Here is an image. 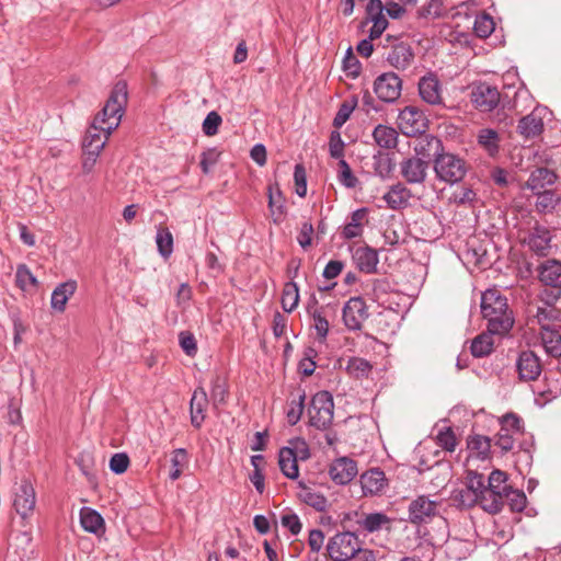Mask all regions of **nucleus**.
Returning a JSON list of instances; mask_svg holds the SVG:
<instances>
[{"label":"nucleus","mask_w":561,"mask_h":561,"mask_svg":"<svg viewBox=\"0 0 561 561\" xmlns=\"http://www.w3.org/2000/svg\"><path fill=\"white\" fill-rule=\"evenodd\" d=\"M373 160V167L376 174L382 179L389 178L393 169L392 159L389 157V154L378 152L374 154Z\"/></svg>","instance_id":"50"},{"label":"nucleus","mask_w":561,"mask_h":561,"mask_svg":"<svg viewBox=\"0 0 561 561\" xmlns=\"http://www.w3.org/2000/svg\"><path fill=\"white\" fill-rule=\"evenodd\" d=\"M534 194L537 195L536 209L541 214L551 213L561 201V196L553 190L538 191Z\"/></svg>","instance_id":"41"},{"label":"nucleus","mask_w":561,"mask_h":561,"mask_svg":"<svg viewBox=\"0 0 561 561\" xmlns=\"http://www.w3.org/2000/svg\"><path fill=\"white\" fill-rule=\"evenodd\" d=\"M156 243L159 254L164 259L170 257L173 252V236L168 228H158Z\"/></svg>","instance_id":"45"},{"label":"nucleus","mask_w":561,"mask_h":561,"mask_svg":"<svg viewBox=\"0 0 561 561\" xmlns=\"http://www.w3.org/2000/svg\"><path fill=\"white\" fill-rule=\"evenodd\" d=\"M499 134L494 129L484 128L478 134V144L483 147L490 156H494L499 152Z\"/></svg>","instance_id":"44"},{"label":"nucleus","mask_w":561,"mask_h":561,"mask_svg":"<svg viewBox=\"0 0 561 561\" xmlns=\"http://www.w3.org/2000/svg\"><path fill=\"white\" fill-rule=\"evenodd\" d=\"M516 369L520 380L531 381L540 376L542 366L540 358L533 351H523L517 357Z\"/></svg>","instance_id":"16"},{"label":"nucleus","mask_w":561,"mask_h":561,"mask_svg":"<svg viewBox=\"0 0 561 561\" xmlns=\"http://www.w3.org/2000/svg\"><path fill=\"white\" fill-rule=\"evenodd\" d=\"M517 129L525 138H534L543 130V122L541 117L530 113L519 119Z\"/></svg>","instance_id":"38"},{"label":"nucleus","mask_w":561,"mask_h":561,"mask_svg":"<svg viewBox=\"0 0 561 561\" xmlns=\"http://www.w3.org/2000/svg\"><path fill=\"white\" fill-rule=\"evenodd\" d=\"M367 215L366 208H359L352 213L350 221L344 226L342 234L345 239L359 237L363 232V221Z\"/></svg>","instance_id":"40"},{"label":"nucleus","mask_w":561,"mask_h":561,"mask_svg":"<svg viewBox=\"0 0 561 561\" xmlns=\"http://www.w3.org/2000/svg\"><path fill=\"white\" fill-rule=\"evenodd\" d=\"M78 283L75 279H68L58 284L51 293L50 308L57 312H64L68 300L75 295Z\"/></svg>","instance_id":"21"},{"label":"nucleus","mask_w":561,"mask_h":561,"mask_svg":"<svg viewBox=\"0 0 561 561\" xmlns=\"http://www.w3.org/2000/svg\"><path fill=\"white\" fill-rule=\"evenodd\" d=\"M268 208L274 217V222H278L285 213V197L277 183L268 185Z\"/></svg>","instance_id":"37"},{"label":"nucleus","mask_w":561,"mask_h":561,"mask_svg":"<svg viewBox=\"0 0 561 561\" xmlns=\"http://www.w3.org/2000/svg\"><path fill=\"white\" fill-rule=\"evenodd\" d=\"M437 444L446 449L453 451L456 446V436L450 426H444L438 430L436 435Z\"/></svg>","instance_id":"57"},{"label":"nucleus","mask_w":561,"mask_h":561,"mask_svg":"<svg viewBox=\"0 0 561 561\" xmlns=\"http://www.w3.org/2000/svg\"><path fill=\"white\" fill-rule=\"evenodd\" d=\"M299 302V289L295 282H288L285 284L282 294V307L284 311L291 312Z\"/></svg>","instance_id":"47"},{"label":"nucleus","mask_w":561,"mask_h":561,"mask_svg":"<svg viewBox=\"0 0 561 561\" xmlns=\"http://www.w3.org/2000/svg\"><path fill=\"white\" fill-rule=\"evenodd\" d=\"M478 11L476 0L458 2V19L463 16V20L467 22L465 27H470L471 19L473 18L472 30L476 35L480 38H486L493 33L495 23L491 15L485 13L478 14Z\"/></svg>","instance_id":"3"},{"label":"nucleus","mask_w":561,"mask_h":561,"mask_svg":"<svg viewBox=\"0 0 561 561\" xmlns=\"http://www.w3.org/2000/svg\"><path fill=\"white\" fill-rule=\"evenodd\" d=\"M129 466V458L124 453L114 454L110 459V469L116 474L124 473Z\"/></svg>","instance_id":"62"},{"label":"nucleus","mask_w":561,"mask_h":561,"mask_svg":"<svg viewBox=\"0 0 561 561\" xmlns=\"http://www.w3.org/2000/svg\"><path fill=\"white\" fill-rule=\"evenodd\" d=\"M507 476L501 470L491 472L486 486V497L491 499L490 503H485L483 508L491 513L497 514L503 508V494L511 488L506 484Z\"/></svg>","instance_id":"7"},{"label":"nucleus","mask_w":561,"mask_h":561,"mask_svg":"<svg viewBox=\"0 0 561 561\" xmlns=\"http://www.w3.org/2000/svg\"><path fill=\"white\" fill-rule=\"evenodd\" d=\"M110 135L111 134H107V131H104L103 129H101L92 123V125L88 128L83 139V150H90L93 151L94 153H101L104 146L106 145Z\"/></svg>","instance_id":"30"},{"label":"nucleus","mask_w":561,"mask_h":561,"mask_svg":"<svg viewBox=\"0 0 561 561\" xmlns=\"http://www.w3.org/2000/svg\"><path fill=\"white\" fill-rule=\"evenodd\" d=\"M539 279L542 284L552 288L561 287V263L556 260H549L541 264Z\"/></svg>","instance_id":"33"},{"label":"nucleus","mask_w":561,"mask_h":561,"mask_svg":"<svg viewBox=\"0 0 561 561\" xmlns=\"http://www.w3.org/2000/svg\"><path fill=\"white\" fill-rule=\"evenodd\" d=\"M493 334L481 333L476 336L470 344V352L474 357H484L493 350Z\"/></svg>","instance_id":"42"},{"label":"nucleus","mask_w":561,"mask_h":561,"mask_svg":"<svg viewBox=\"0 0 561 561\" xmlns=\"http://www.w3.org/2000/svg\"><path fill=\"white\" fill-rule=\"evenodd\" d=\"M541 341L546 352L552 357L561 356V335L551 325H543Z\"/></svg>","instance_id":"39"},{"label":"nucleus","mask_w":561,"mask_h":561,"mask_svg":"<svg viewBox=\"0 0 561 561\" xmlns=\"http://www.w3.org/2000/svg\"><path fill=\"white\" fill-rule=\"evenodd\" d=\"M556 180L557 175L553 171L547 168H537L530 173L526 182V187L533 192L543 191L546 186L552 185Z\"/></svg>","instance_id":"32"},{"label":"nucleus","mask_w":561,"mask_h":561,"mask_svg":"<svg viewBox=\"0 0 561 561\" xmlns=\"http://www.w3.org/2000/svg\"><path fill=\"white\" fill-rule=\"evenodd\" d=\"M206 405V392L203 389H196L190 403L191 423L195 428H199L205 420Z\"/></svg>","instance_id":"29"},{"label":"nucleus","mask_w":561,"mask_h":561,"mask_svg":"<svg viewBox=\"0 0 561 561\" xmlns=\"http://www.w3.org/2000/svg\"><path fill=\"white\" fill-rule=\"evenodd\" d=\"M80 523L82 528L88 533L99 535L104 531V519L102 515L93 508H81Z\"/></svg>","instance_id":"34"},{"label":"nucleus","mask_w":561,"mask_h":561,"mask_svg":"<svg viewBox=\"0 0 561 561\" xmlns=\"http://www.w3.org/2000/svg\"><path fill=\"white\" fill-rule=\"evenodd\" d=\"M506 500L512 512H523L526 507L527 499L523 491L510 488L503 494V501Z\"/></svg>","instance_id":"52"},{"label":"nucleus","mask_w":561,"mask_h":561,"mask_svg":"<svg viewBox=\"0 0 561 561\" xmlns=\"http://www.w3.org/2000/svg\"><path fill=\"white\" fill-rule=\"evenodd\" d=\"M364 23H373L369 30L370 39L379 38L387 30L389 22L386 18L385 5L381 0H368Z\"/></svg>","instance_id":"15"},{"label":"nucleus","mask_w":561,"mask_h":561,"mask_svg":"<svg viewBox=\"0 0 561 561\" xmlns=\"http://www.w3.org/2000/svg\"><path fill=\"white\" fill-rule=\"evenodd\" d=\"M411 198V191L400 182L391 185L383 195V201L387 203V206L393 210L405 208Z\"/></svg>","instance_id":"24"},{"label":"nucleus","mask_w":561,"mask_h":561,"mask_svg":"<svg viewBox=\"0 0 561 561\" xmlns=\"http://www.w3.org/2000/svg\"><path fill=\"white\" fill-rule=\"evenodd\" d=\"M298 489L297 495L301 502L313 507L317 512H324L327 510L328 500L322 493L307 486L302 482L298 483Z\"/></svg>","instance_id":"31"},{"label":"nucleus","mask_w":561,"mask_h":561,"mask_svg":"<svg viewBox=\"0 0 561 561\" xmlns=\"http://www.w3.org/2000/svg\"><path fill=\"white\" fill-rule=\"evenodd\" d=\"M434 171L439 183H444L440 193L444 197L446 186L453 187L456 183V156L449 152H440L434 159Z\"/></svg>","instance_id":"12"},{"label":"nucleus","mask_w":561,"mask_h":561,"mask_svg":"<svg viewBox=\"0 0 561 561\" xmlns=\"http://www.w3.org/2000/svg\"><path fill=\"white\" fill-rule=\"evenodd\" d=\"M15 279H16L18 286L22 290H28L30 288L37 286L36 277L32 274L30 268L24 264L18 266L16 273H15Z\"/></svg>","instance_id":"53"},{"label":"nucleus","mask_w":561,"mask_h":561,"mask_svg":"<svg viewBox=\"0 0 561 561\" xmlns=\"http://www.w3.org/2000/svg\"><path fill=\"white\" fill-rule=\"evenodd\" d=\"M295 192L299 197H305L307 194V175L302 164L295 165L294 171Z\"/></svg>","instance_id":"59"},{"label":"nucleus","mask_w":561,"mask_h":561,"mask_svg":"<svg viewBox=\"0 0 561 561\" xmlns=\"http://www.w3.org/2000/svg\"><path fill=\"white\" fill-rule=\"evenodd\" d=\"M414 54L409 44L399 43L394 45L387 56V61L398 70H405L412 64Z\"/></svg>","instance_id":"26"},{"label":"nucleus","mask_w":561,"mask_h":561,"mask_svg":"<svg viewBox=\"0 0 561 561\" xmlns=\"http://www.w3.org/2000/svg\"><path fill=\"white\" fill-rule=\"evenodd\" d=\"M413 150L414 157H420L427 160L432 154L437 157L443 150L442 141L435 136L421 134V136L414 141Z\"/></svg>","instance_id":"25"},{"label":"nucleus","mask_w":561,"mask_h":561,"mask_svg":"<svg viewBox=\"0 0 561 561\" xmlns=\"http://www.w3.org/2000/svg\"><path fill=\"white\" fill-rule=\"evenodd\" d=\"M222 119L220 115L211 111L207 114L203 122V131L206 136H214L218 133V128L221 124Z\"/></svg>","instance_id":"61"},{"label":"nucleus","mask_w":561,"mask_h":561,"mask_svg":"<svg viewBox=\"0 0 561 561\" xmlns=\"http://www.w3.org/2000/svg\"><path fill=\"white\" fill-rule=\"evenodd\" d=\"M353 259L356 266L365 273H375L379 262L378 253L369 247H359L355 250Z\"/></svg>","instance_id":"28"},{"label":"nucleus","mask_w":561,"mask_h":561,"mask_svg":"<svg viewBox=\"0 0 561 561\" xmlns=\"http://www.w3.org/2000/svg\"><path fill=\"white\" fill-rule=\"evenodd\" d=\"M551 239L552 237L549 229L537 225L534 227L525 242L537 255L546 256L548 254V250L550 249Z\"/></svg>","instance_id":"23"},{"label":"nucleus","mask_w":561,"mask_h":561,"mask_svg":"<svg viewBox=\"0 0 561 561\" xmlns=\"http://www.w3.org/2000/svg\"><path fill=\"white\" fill-rule=\"evenodd\" d=\"M391 523L392 518L382 512L363 514L360 518L357 519V525L359 528L369 534L379 531L381 529H389Z\"/></svg>","instance_id":"27"},{"label":"nucleus","mask_w":561,"mask_h":561,"mask_svg":"<svg viewBox=\"0 0 561 561\" xmlns=\"http://www.w3.org/2000/svg\"><path fill=\"white\" fill-rule=\"evenodd\" d=\"M398 131L390 126L379 124L373 131L375 142L383 149H393L398 145Z\"/></svg>","instance_id":"36"},{"label":"nucleus","mask_w":561,"mask_h":561,"mask_svg":"<svg viewBox=\"0 0 561 561\" xmlns=\"http://www.w3.org/2000/svg\"><path fill=\"white\" fill-rule=\"evenodd\" d=\"M546 387L538 391V394L542 397V399L548 402L551 401L559 396H561V378H557L550 380L548 377L545 378Z\"/></svg>","instance_id":"56"},{"label":"nucleus","mask_w":561,"mask_h":561,"mask_svg":"<svg viewBox=\"0 0 561 561\" xmlns=\"http://www.w3.org/2000/svg\"><path fill=\"white\" fill-rule=\"evenodd\" d=\"M446 9L442 0H431L426 5L419 10V18L434 20L442 18Z\"/></svg>","instance_id":"54"},{"label":"nucleus","mask_w":561,"mask_h":561,"mask_svg":"<svg viewBox=\"0 0 561 561\" xmlns=\"http://www.w3.org/2000/svg\"><path fill=\"white\" fill-rule=\"evenodd\" d=\"M428 160L409 157L400 162V174L409 184H423L427 176Z\"/></svg>","instance_id":"13"},{"label":"nucleus","mask_w":561,"mask_h":561,"mask_svg":"<svg viewBox=\"0 0 561 561\" xmlns=\"http://www.w3.org/2000/svg\"><path fill=\"white\" fill-rule=\"evenodd\" d=\"M500 425L504 431L512 432L513 434L524 435L525 425L524 421L516 413L510 412L499 419Z\"/></svg>","instance_id":"48"},{"label":"nucleus","mask_w":561,"mask_h":561,"mask_svg":"<svg viewBox=\"0 0 561 561\" xmlns=\"http://www.w3.org/2000/svg\"><path fill=\"white\" fill-rule=\"evenodd\" d=\"M419 94L430 105L443 104L442 84L434 73H428L420 79Z\"/></svg>","instance_id":"19"},{"label":"nucleus","mask_w":561,"mask_h":561,"mask_svg":"<svg viewBox=\"0 0 561 561\" xmlns=\"http://www.w3.org/2000/svg\"><path fill=\"white\" fill-rule=\"evenodd\" d=\"M402 91V80L394 72L378 76L374 82V92L385 103L396 102Z\"/></svg>","instance_id":"10"},{"label":"nucleus","mask_w":561,"mask_h":561,"mask_svg":"<svg viewBox=\"0 0 561 561\" xmlns=\"http://www.w3.org/2000/svg\"><path fill=\"white\" fill-rule=\"evenodd\" d=\"M280 523L293 535H298L301 531L302 525H301L300 518L295 513L284 514L280 518Z\"/></svg>","instance_id":"64"},{"label":"nucleus","mask_w":561,"mask_h":561,"mask_svg":"<svg viewBox=\"0 0 561 561\" xmlns=\"http://www.w3.org/2000/svg\"><path fill=\"white\" fill-rule=\"evenodd\" d=\"M367 318V306L360 297L351 298L343 307V321L351 331L360 330Z\"/></svg>","instance_id":"14"},{"label":"nucleus","mask_w":561,"mask_h":561,"mask_svg":"<svg viewBox=\"0 0 561 561\" xmlns=\"http://www.w3.org/2000/svg\"><path fill=\"white\" fill-rule=\"evenodd\" d=\"M35 503L36 496L32 484L26 481L21 483L15 492L13 502L16 513L22 518H26L34 511Z\"/></svg>","instance_id":"20"},{"label":"nucleus","mask_w":561,"mask_h":561,"mask_svg":"<svg viewBox=\"0 0 561 561\" xmlns=\"http://www.w3.org/2000/svg\"><path fill=\"white\" fill-rule=\"evenodd\" d=\"M428 119L424 112L416 106H405L398 116V126L407 136L425 133Z\"/></svg>","instance_id":"9"},{"label":"nucleus","mask_w":561,"mask_h":561,"mask_svg":"<svg viewBox=\"0 0 561 561\" xmlns=\"http://www.w3.org/2000/svg\"><path fill=\"white\" fill-rule=\"evenodd\" d=\"M337 165L339 182L346 188H355L358 185L359 181L352 172L350 164L344 159H341Z\"/></svg>","instance_id":"51"},{"label":"nucleus","mask_w":561,"mask_h":561,"mask_svg":"<svg viewBox=\"0 0 561 561\" xmlns=\"http://www.w3.org/2000/svg\"><path fill=\"white\" fill-rule=\"evenodd\" d=\"M491 448V440L484 435H472L467 438V457L463 467H468L472 461H484L488 459Z\"/></svg>","instance_id":"17"},{"label":"nucleus","mask_w":561,"mask_h":561,"mask_svg":"<svg viewBox=\"0 0 561 561\" xmlns=\"http://www.w3.org/2000/svg\"><path fill=\"white\" fill-rule=\"evenodd\" d=\"M362 545L353 531H342L332 536L327 543V552L333 561H347Z\"/></svg>","instance_id":"5"},{"label":"nucleus","mask_w":561,"mask_h":561,"mask_svg":"<svg viewBox=\"0 0 561 561\" xmlns=\"http://www.w3.org/2000/svg\"><path fill=\"white\" fill-rule=\"evenodd\" d=\"M188 465V454L184 448L173 450L171 456V470L169 477L172 481L178 480Z\"/></svg>","instance_id":"43"},{"label":"nucleus","mask_w":561,"mask_h":561,"mask_svg":"<svg viewBox=\"0 0 561 561\" xmlns=\"http://www.w3.org/2000/svg\"><path fill=\"white\" fill-rule=\"evenodd\" d=\"M467 477H466V488L467 490L458 492V504L463 506L473 505L479 499L488 501L486 497V486L484 484L483 476L478 473L476 470L471 469V465L465 467Z\"/></svg>","instance_id":"6"},{"label":"nucleus","mask_w":561,"mask_h":561,"mask_svg":"<svg viewBox=\"0 0 561 561\" xmlns=\"http://www.w3.org/2000/svg\"><path fill=\"white\" fill-rule=\"evenodd\" d=\"M329 474L336 484H347L356 477L357 465L347 457H341L331 463Z\"/></svg>","instance_id":"18"},{"label":"nucleus","mask_w":561,"mask_h":561,"mask_svg":"<svg viewBox=\"0 0 561 561\" xmlns=\"http://www.w3.org/2000/svg\"><path fill=\"white\" fill-rule=\"evenodd\" d=\"M278 465L282 473L288 479L295 480L299 477L298 461L289 447L279 450Z\"/></svg>","instance_id":"35"},{"label":"nucleus","mask_w":561,"mask_h":561,"mask_svg":"<svg viewBox=\"0 0 561 561\" xmlns=\"http://www.w3.org/2000/svg\"><path fill=\"white\" fill-rule=\"evenodd\" d=\"M360 484L365 495H376L386 489L387 478L382 470L374 468L360 476Z\"/></svg>","instance_id":"22"},{"label":"nucleus","mask_w":561,"mask_h":561,"mask_svg":"<svg viewBox=\"0 0 561 561\" xmlns=\"http://www.w3.org/2000/svg\"><path fill=\"white\" fill-rule=\"evenodd\" d=\"M480 308L483 319L488 322L489 333L503 335L513 328L515 322L513 311L507 298L500 289L494 287L483 291Z\"/></svg>","instance_id":"1"},{"label":"nucleus","mask_w":561,"mask_h":561,"mask_svg":"<svg viewBox=\"0 0 561 561\" xmlns=\"http://www.w3.org/2000/svg\"><path fill=\"white\" fill-rule=\"evenodd\" d=\"M333 397L328 391L317 392L308 408L309 423L318 430H327L333 421Z\"/></svg>","instance_id":"4"},{"label":"nucleus","mask_w":561,"mask_h":561,"mask_svg":"<svg viewBox=\"0 0 561 561\" xmlns=\"http://www.w3.org/2000/svg\"><path fill=\"white\" fill-rule=\"evenodd\" d=\"M470 100L474 107L482 113L492 112L500 104H502L503 108L505 107L497 88L485 82L472 88L470 92Z\"/></svg>","instance_id":"8"},{"label":"nucleus","mask_w":561,"mask_h":561,"mask_svg":"<svg viewBox=\"0 0 561 561\" xmlns=\"http://www.w3.org/2000/svg\"><path fill=\"white\" fill-rule=\"evenodd\" d=\"M305 391H299L297 397H294L290 400L288 409L286 411V417L290 425H295L300 421L305 409Z\"/></svg>","instance_id":"46"},{"label":"nucleus","mask_w":561,"mask_h":561,"mask_svg":"<svg viewBox=\"0 0 561 561\" xmlns=\"http://www.w3.org/2000/svg\"><path fill=\"white\" fill-rule=\"evenodd\" d=\"M179 343L183 352L191 357H194L197 353V343L193 333L188 331H181L179 333Z\"/></svg>","instance_id":"58"},{"label":"nucleus","mask_w":561,"mask_h":561,"mask_svg":"<svg viewBox=\"0 0 561 561\" xmlns=\"http://www.w3.org/2000/svg\"><path fill=\"white\" fill-rule=\"evenodd\" d=\"M356 106V102H344L341 104L334 119H333V125L336 127V128H340L342 127L346 122L347 119L350 118L351 114L353 113L354 108Z\"/></svg>","instance_id":"63"},{"label":"nucleus","mask_w":561,"mask_h":561,"mask_svg":"<svg viewBox=\"0 0 561 561\" xmlns=\"http://www.w3.org/2000/svg\"><path fill=\"white\" fill-rule=\"evenodd\" d=\"M438 503L426 495L412 500L408 508V520L413 525L427 524L437 514Z\"/></svg>","instance_id":"11"},{"label":"nucleus","mask_w":561,"mask_h":561,"mask_svg":"<svg viewBox=\"0 0 561 561\" xmlns=\"http://www.w3.org/2000/svg\"><path fill=\"white\" fill-rule=\"evenodd\" d=\"M126 103L127 85L118 82L114 85L102 111L95 116L93 124L112 134L119 126Z\"/></svg>","instance_id":"2"},{"label":"nucleus","mask_w":561,"mask_h":561,"mask_svg":"<svg viewBox=\"0 0 561 561\" xmlns=\"http://www.w3.org/2000/svg\"><path fill=\"white\" fill-rule=\"evenodd\" d=\"M371 368L368 360L359 357L350 358L346 365V371L355 378L367 377Z\"/></svg>","instance_id":"49"},{"label":"nucleus","mask_w":561,"mask_h":561,"mask_svg":"<svg viewBox=\"0 0 561 561\" xmlns=\"http://www.w3.org/2000/svg\"><path fill=\"white\" fill-rule=\"evenodd\" d=\"M520 435L513 434L512 432L504 431V428H500L499 433L495 436V446L501 449L502 453H508L514 450L515 443Z\"/></svg>","instance_id":"55"},{"label":"nucleus","mask_w":561,"mask_h":561,"mask_svg":"<svg viewBox=\"0 0 561 561\" xmlns=\"http://www.w3.org/2000/svg\"><path fill=\"white\" fill-rule=\"evenodd\" d=\"M559 317V311L552 306L538 307L536 312L537 322L540 324L541 331H543V325H550V321L557 320Z\"/></svg>","instance_id":"60"}]
</instances>
